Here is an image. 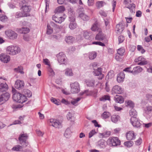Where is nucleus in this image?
I'll list each match as a JSON object with an SVG mask.
<instances>
[{
	"label": "nucleus",
	"mask_w": 152,
	"mask_h": 152,
	"mask_svg": "<svg viewBox=\"0 0 152 152\" xmlns=\"http://www.w3.org/2000/svg\"><path fill=\"white\" fill-rule=\"evenodd\" d=\"M122 56H120L118 55H116L115 56V58L117 61H121L122 60Z\"/></svg>",
	"instance_id": "62"
},
{
	"label": "nucleus",
	"mask_w": 152,
	"mask_h": 152,
	"mask_svg": "<svg viewBox=\"0 0 152 152\" xmlns=\"http://www.w3.org/2000/svg\"><path fill=\"white\" fill-rule=\"evenodd\" d=\"M65 10V8L64 7L60 6L58 7L56 9V13L58 14L62 12Z\"/></svg>",
	"instance_id": "38"
},
{
	"label": "nucleus",
	"mask_w": 152,
	"mask_h": 152,
	"mask_svg": "<svg viewBox=\"0 0 152 152\" xmlns=\"http://www.w3.org/2000/svg\"><path fill=\"white\" fill-rule=\"evenodd\" d=\"M137 50L139 51H141V52L142 54L144 53L145 52V50L143 49V48L141 45H137Z\"/></svg>",
	"instance_id": "50"
},
{
	"label": "nucleus",
	"mask_w": 152,
	"mask_h": 152,
	"mask_svg": "<svg viewBox=\"0 0 152 152\" xmlns=\"http://www.w3.org/2000/svg\"><path fill=\"white\" fill-rule=\"evenodd\" d=\"M125 77V75L123 72H121L118 75L117 80L118 83L123 81Z\"/></svg>",
	"instance_id": "18"
},
{
	"label": "nucleus",
	"mask_w": 152,
	"mask_h": 152,
	"mask_svg": "<svg viewBox=\"0 0 152 152\" xmlns=\"http://www.w3.org/2000/svg\"><path fill=\"white\" fill-rule=\"evenodd\" d=\"M125 52V50L123 48H120L117 50L118 54L120 56H122Z\"/></svg>",
	"instance_id": "42"
},
{
	"label": "nucleus",
	"mask_w": 152,
	"mask_h": 152,
	"mask_svg": "<svg viewBox=\"0 0 152 152\" xmlns=\"http://www.w3.org/2000/svg\"><path fill=\"white\" fill-rule=\"evenodd\" d=\"M24 83L23 81L18 80L15 82V87L16 88L20 90L24 88Z\"/></svg>",
	"instance_id": "11"
},
{
	"label": "nucleus",
	"mask_w": 152,
	"mask_h": 152,
	"mask_svg": "<svg viewBox=\"0 0 152 152\" xmlns=\"http://www.w3.org/2000/svg\"><path fill=\"white\" fill-rule=\"evenodd\" d=\"M0 59L1 61L4 63H7L10 60V57L5 53H2L0 55Z\"/></svg>",
	"instance_id": "10"
},
{
	"label": "nucleus",
	"mask_w": 152,
	"mask_h": 152,
	"mask_svg": "<svg viewBox=\"0 0 152 152\" xmlns=\"http://www.w3.org/2000/svg\"><path fill=\"white\" fill-rule=\"evenodd\" d=\"M98 23L97 21H96L91 26V30L93 31H98L99 32H101V29L99 28L98 26Z\"/></svg>",
	"instance_id": "16"
},
{
	"label": "nucleus",
	"mask_w": 152,
	"mask_h": 152,
	"mask_svg": "<svg viewBox=\"0 0 152 152\" xmlns=\"http://www.w3.org/2000/svg\"><path fill=\"white\" fill-rule=\"evenodd\" d=\"M20 7V9L25 15V16L27 17L30 15V12L31 10V7L25 1H22Z\"/></svg>",
	"instance_id": "1"
},
{
	"label": "nucleus",
	"mask_w": 152,
	"mask_h": 152,
	"mask_svg": "<svg viewBox=\"0 0 152 152\" xmlns=\"http://www.w3.org/2000/svg\"><path fill=\"white\" fill-rule=\"evenodd\" d=\"M107 145V142L103 139H101L97 143V146L99 148H104Z\"/></svg>",
	"instance_id": "14"
},
{
	"label": "nucleus",
	"mask_w": 152,
	"mask_h": 152,
	"mask_svg": "<svg viewBox=\"0 0 152 152\" xmlns=\"http://www.w3.org/2000/svg\"><path fill=\"white\" fill-rule=\"evenodd\" d=\"M127 106H129L130 107H134V103L131 101H129L127 102Z\"/></svg>",
	"instance_id": "63"
},
{
	"label": "nucleus",
	"mask_w": 152,
	"mask_h": 152,
	"mask_svg": "<svg viewBox=\"0 0 152 152\" xmlns=\"http://www.w3.org/2000/svg\"><path fill=\"white\" fill-rule=\"evenodd\" d=\"M5 33L7 36L10 39H15L17 38V34L14 31L9 29L6 30Z\"/></svg>",
	"instance_id": "6"
},
{
	"label": "nucleus",
	"mask_w": 152,
	"mask_h": 152,
	"mask_svg": "<svg viewBox=\"0 0 152 152\" xmlns=\"http://www.w3.org/2000/svg\"><path fill=\"white\" fill-rule=\"evenodd\" d=\"M21 33L22 34H26L28 33L30 31L29 29L27 27H23L22 28Z\"/></svg>",
	"instance_id": "48"
},
{
	"label": "nucleus",
	"mask_w": 152,
	"mask_h": 152,
	"mask_svg": "<svg viewBox=\"0 0 152 152\" xmlns=\"http://www.w3.org/2000/svg\"><path fill=\"white\" fill-rule=\"evenodd\" d=\"M28 136L26 133H21L19 135L18 140L20 143L24 147H26L28 144V142H27Z\"/></svg>",
	"instance_id": "3"
},
{
	"label": "nucleus",
	"mask_w": 152,
	"mask_h": 152,
	"mask_svg": "<svg viewBox=\"0 0 152 152\" xmlns=\"http://www.w3.org/2000/svg\"><path fill=\"white\" fill-rule=\"evenodd\" d=\"M110 144L112 146H115L120 145L121 142L117 137H113L109 139Z\"/></svg>",
	"instance_id": "9"
},
{
	"label": "nucleus",
	"mask_w": 152,
	"mask_h": 152,
	"mask_svg": "<svg viewBox=\"0 0 152 152\" xmlns=\"http://www.w3.org/2000/svg\"><path fill=\"white\" fill-rule=\"evenodd\" d=\"M142 70V68L140 66H137L133 68V70H132V73L133 75H136L141 72Z\"/></svg>",
	"instance_id": "17"
},
{
	"label": "nucleus",
	"mask_w": 152,
	"mask_h": 152,
	"mask_svg": "<svg viewBox=\"0 0 152 152\" xmlns=\"http://www.w3.org/2000/svg\"><path fill=\"white\" fill-rule=\"evenodd\" d=\"M144 111L146 114L149 115L152 111V106H146L144 109Z\"/></svg>",
	"instance_id": "32"
},
{
	"label": "nucleus",
	"mask_w": 152,
	"mask_h": 152,
	"mask_svg": "<svg viewBox=\"0 0 152 152\" xmlns=\"http://www.w3.org/2000/svg\"><path fill=\"white\" fill-rule=\"evenodd\" d=\"M96 132L95 129L92 130L89 133L88 137L89 138H91L96 133Z\"/></svg>",
	"instance_id": "56"
},
{
	"label": "nucleus",
	"mask_w": 152,
	"mask_h": 152,
	"mask_svg": "<svg viewBox=\"0 0 152 152\" xmlns=\"http://www.w3.org/2000/svg\"><path fill=\"white\" fill-rule=\"evenodd\" d=\"M144 60V58L142 56H140L138 58L135 59L134 61L135 62H138Z\"/></svg>",
	"instance_id": "61"
},
{
	"label": "nucleus",
	"mask_w": 152,
	"mask_h": 152,
	"mask_svg": "<svg viewBox=\"0 0 152 152\" xmlns=\"http://www.w3.org/2000/svg\"><path fill=\"white\" fill-rule=\"evenodd\" d=\"M130 122L132 126L136 128L140 127L141 124L139 119L136 117L132 116L130 119Z\"/></svg>",
	"instance_id": "5"
},
{
	"label": "nucleus",
	"mask_w": 152,
	"mask_h": 152,
	"mask_svg": "<svg viewBox=\"0 0 152 152\" xmlns=\"http://www.w3.org/2000/svg\"><path fill=\"white\" fill-rule=\"evenodd\" d=\"M120 117L118 115H113L111 118V121L113 123H116L119 120Z\"/></svg>",
	"instance_id": "34"
},
{
	"label": "nucleus",
	"mask_w": 152,
	"mask_h": 152,
	"mask_svg": "<svg viewBox=\"0 0 152 152\" xmlns=\"http://www.w3.org/2000/svg\"><path fill=\"white\" fill-rule=\"evenodd\" d=\"M65 40L66 42L69 44L72 42L74 38L72 36H67L66 37Z\"/></svg>",
	"instance_id": "36"
},
{
	"label": "nucleus",
	"mask_w": 152,
	"mask_h": 152,
	"mask_svg": "<svg viewBox=\"0 0 152 152\" xmlns=\"http://www.w3.org/2000/svg\"><path fill=\"white\" fill-rule=\"evenodd\" d=\"M113 94H121L123 92L121 88L118 85H115L113 87L112 90Z\"/></svg>",
	"instance_id": "12"
},
{
	"label": "nucleus",
	"mask_w": 152,
	"mask_h": 152,
	"mask_svg": "<svg viewBox=\"0 0 152 152\" xmlns=\"http://www.w3.org/2000/svg\"><path fill=\"white\" fill-rule=\"evenodd\" d=\"M77 24L76 22H70L69 27L71 29H74L77 27Z\"/></svg>",
	"instance_id": "43"
},
{
	"label": "nucleus",
	"mask_w": 152,
	"mask_h": 152,
	"mask_svg": "<svg viewBox=\"0 0 152 152\" xmlns=\"http://www.w3.org/2000/svg\"><path fill=\"white\" fill-rule=\"evenodd\" d=\"M83 36L85 39H89L90 36L89 35L87 31H85L83 33Z\"/></svg>",
	"instance_id": "60"
},
{
	"label": "nucleus",
	"mask_w": 152,
	"mask_h": 152,
	"mask_svg": "<svg viewBox=\"0 0 152 152\" xmlns=\"http://www.w3.org/2000/svg\"><path fill=\"white\" fill-rule=\"evenodd\" d=\"M94 72L95 75L97 76H100V79H102L103 78L104 75L102 73V69L100 68H98L97 69H95L94 68Z\"/></svg>",
	"instance_id": "15"
},
{
	"label": "nucleus",
	"mask_w": 152,
	"mask_h": 152,
	"mask_svg": "<svg viewBox=\"0 0 152 152\" xmlns=\"http://www.w3.org/2000/svg\"><path fill=\"white\" fill-rule=\"evenodd\" d=\"M116 33L118 34H121L124 29L122 24L119 23L116 26Z\"/></svg>",
	"instance_id": "19"
},
{
	"label": "nucleus",
	"mask_w": 152,
	"mask_h": 152,
	"mask_svg": "<svg viewBox=\"0 0 152 152\" xmlns=\"http://www.w3.org/2000/svg\"><path fill=\"white\" fill-rule=\"evenodd\" d=\"M107 100H110V97L109 95H104L100 99V100L101 101H104Z\"/></svg>",
	"instance_id": "45"
},
{
	"label": "nucleus",
	"mask_w": 152,
	"mask_h": 152,
	"mask_svg": "<svg viewBox=\"0 0 152 152\" xmlns=\"http://www.w3.org/2000/svg\"><path fill=\"white\" fill-rule=\"evenodd\" d=\"M65 18L62 17H57L56 16H53L52 17V19L56 23H61L64 21L65 20Z\"/></svg>",
	"instance_id": "21"
},
{
	"label": "nucleus",
	"mask_w": 152,
	"mask_h": 152,
	"mask_svg": "<svg viewBox=\"0 0 152 152\" xmlns=\"http://www.w3.org/2000/svg\"><path fill=\"white\" fill-rule=\"evenodd\" d=\"M27 100L26 96L24 95L21 94L20 98L18 101L19 103H23Z\"/></svg>",
	"instance_id": "37"
},
{
	"label": "nucleus",
	"mask_w": 152,
	"mask_h": 152,
	"mask_svg": "<svg viewBox=\"0 0 152 152\" xmlns=\"http://www.w3.org/2000/svg\"><path fill=\"white\" fill-rule=\"evenodd\" d=\"M129 115L131 116L132 115V116L136 117L137 115V112L134 109H132L130 111Z\"/></svg>",
	"instance_id": "51"
},
{
	"label": "nucleus",
	"mask_w": 152,
	"mask_h": 152,
	"mask_svg": "<svg viewBox=\"0 0 152 152\" xmlns=\"http://www.w3.org/2000/svg\"><path fill=\"white\" fill-rule=\"evenodd\" d=\"M20 50L18 46L11 45L8 46L6 49V53L8 54L14 55L20 52Z\"/></svg>",
	"instance_id": "2"
},
{
	"label": "nucleus",
	"mask_w": 152,
	"mask_h": 152,
	"mask_svg": "<svg viewBox=\"0 0 152 152\" xmlns=\"http://www.w3.org/2000/svg\"><path fill=\"white\" fill-rule=\"evenodd\" d=\"M99 32V33L97 34L95 37V39L96 40L102 41L105 38V36L102 33Z\"/></svg>",
	"instance_id": "24"
},
{
	"label": "nucleus",
	"mask_w": 152,
	"mask_h": 152,
	"mask_svg": "<svg viewBox=\"0 0 152 152\" xmlns=\"http://www.w3.org/2000/svg\"><path fill=\"white\" fill-rule=\"evenodd\" d=\"M80 99V98H77L76 99H74L71 101V103L73 105L76 106L77 105V103Z\"/></svg>",
	"instance_id": "49"
},
{
	"label": "nucleus",
	"mask_w": 152,
	"mask_h": 152,
	"mask_svg": "<svg viewBox=\"0 0 152 152\" xmlns=\"http://www.w3.org/2000/svg\"><path fill=\"white\" fill-rule=\"evenodd\" d=\"M118 39L119 43H121L123 42L124 38L121 35L118 37Z\"/></svg>",
	"instance_id": "64"
},
{
	"label": "nucleus",
	"mask_w": 152,
	"mask_h": 152,
	"mask_svg": "<svg viewBox=\"0 0 152 152\" xmlns=\"http://www.w3.org/2000/svg\"><path fill=\"white\" fill-rule=\"evenodd\" d=\"M23 146L19 145H16L14 146L12 149V150L15 151H21L23 150Z\"/></svg>",
	"instance_id": "33"
},
{
	"label": "nucleus",
	"mask_w": 152,
	"mask_h": 152,
	"mask_svg": "<svg viewBox=\"0 0 152 152\" xmlns=\"http://www.w3.org/2000/svg\"><path fill=\"white\" fill-rule=\"evenodd\" d=\"M53 32V30L50 27V26L48 24L47 25V33L48 34H51Z\"/></svg>",
	"instance_id": "52"
},
{
	"label": "nucleus",
	"mask_w": 152,
	"mask_h": 152,
	"mask_svg": "<svg viewBox=\"0 0 152 152\" xmlns=\"http://www.w3.org/2000/svg\"><path fill=\"white\" fill-rule=\"evenodd\" d=\"M96 56V53L95 52H92L89 53V58L90 59H94Z\"/></svg>",
	"instance_id": "41"
},
{
	"label": "nucleus",
	"mask_w": 152,
	"mask_h": 152,
	"mask_svg": "<svg viewBox=\"0 0 152 152\" xmlns=\"http://www.w3.org/2000/svg\"><path fill=\"white\" fill-rule=\"evenodd\" d=\"M15 18H16L23 17L25 16V15L21 12H16L15 15Z\"/></svg>",
	"instance_id": "39"
},
{
	"label": "nucleus",
	"mask_w": 152,
	"mask_h": 152,
	"mask_svg": "<svg viewBox=\"0 0 152 152\" xmlns=\"http://www.w3.org/2000/svg\"><path fill=\"white\" fill-rule=\"evenodd\" d=\"M124 145L126 147L129 148L132 146L133 142L132 141H126L124 142Z\"/></svg>",
	"instance_id": "47"
},
{
	"label": "nucleus",
	"mask_w": 152,
	"mask_h": 152,
	"mask_svg": "<svg viewBox=\"0 0 152 152\" xmlns=\"http://www.w3.org/2000/svg\"><path fill=\"white\" fill-rule=\"evenodd\" d=\"M51 101L52 102L54 103L57 105H58L60 104L59 102L53 97L51 98Z\"/></svg>",
	"instance_id": "58"
},
{
	"label": "nucleus",
	"mask_w": 152,
	"mask_h": 152,
	"mask_svg": "<svg viewBox=\"0 0 152 152\" xmlns=\"http://www.w3.org/2000/svg\"><path fill=\"white\" fill-rule=\"evenodd\" d=\"M8 89L7 84L6 83H0V91H6Z\"/></svg>",
	"instance_id": "20"
},
{
	"label": "nucleus",
	"mask_w": 152,
	"mask_h": 152,
	"mask_svg": "<svg viewBox=\"0 0 152 152\" xmlns=\"http://www.w3.org/2000/svg\"><path fill=\"white\" fill-rule=\"evenodd\" d=\"M69 20L70 22H75L74 15H69Z\"/></svg>",
	"instance_id": "55"
},
{
	"label": "nucleus",
	"mask_w": 152,
	"mask_h": 152,
	"mask_svg": "<svg viewBox=\"0 0 152 152\" xmlns=\"http://www.w3.org/2000/svg\"><path fill=\"white\" fill-rule=\"evenodd\" d=\"M110 115V113L107 112H104L102 115V118L105 119L108 118Z\"/></svg>",
	"instance_id": "40"
},
{
	"label": "nucleus",
	"mask_w": 152,
	"mask_h": 152,
	"mask_svg": "<svg viewBox=\"0 0 152 152\" xmlns=\"http://www.w3.org/2000/svg\"><path fill=\"white\" fill-rule=\"evenodd\" d=\"M48 74L49 75L51 76H53L55 75V73L53 70L51 68L50 66L48 67Z\"/></svg>",
	"instance_id": "46"
},
{
	"label": "nucleus",
	"mask_w": 152,
	"mask_h": 152,
	"mask_svg": "<svg viewBox=\"0 0 152 152\" xmlns=\"http://www.w3.org/2000/svg\"><path fill=\"white\" fill-rule=\"evenodd\" d=\"M2 98L3 99V102H5L9 99L10 97V94L7 93H5L2 94H1Z\"/></svg>",
	"instance_id": "28"
},
{
	"label": "nucleus",
	"mask_w": 152,
	"mask_h": 152,
	"mask_svg": "<svg viewBox=\"0 0 152 152\" xmlns=\"http://www.w3.org/2000/svg\"><path fill=\"white\" fill-rule=\"evenodd\" d=\"M94 92L92 91H89L88 90H86L83 92H82L80 93V95H85V96H89L93 94Z\"/></svg>",
	"instance_id": "29"
},
{
	"label": "nucleus",
	"mask_w": 152,
	"mask_h": 152,
	"mask_svg": "<svg viewBox=\"0 0 152 152\" xmlns=\"http://www.w3.org/2000/svg\"><path fill=\"white\" fill-rule=\"evenodd\" d=\"M127 139L128 140H133L135 139L136 135L134 132L132 131H130L126 133Z\"/></svg>",
	"instance_id": "13"
},
{
	"label": "nucleus",
	"mask_w": 152,
	"mask_h": 152,
	"mask_svg": "<svg viewBox=\"0 0 152 152\" xmlns=\"http://www.w3.org/2000/svg\"><path fill=\"white\" fill-rule=\"evenodd\" d=\"M23 91L25 93V94L26 95L25 96H27L28 97H30L31 96L32 93L29 90L26 89H24Z\"/></svg>",
	"instance_id": "44"
},
{
	"label": "nucleus",
	"mask_w": 152,
	"mask_h": 152,
	"mask_svg": "<svg viewBox=\"0 0 152 152\" xmlns=\"http://www.w3.org/2000/svg\"><path fill=\"white\" fill-rule=\"evenodd\" d=\"M71 92L73 93H78L80 91V86L77 82L72 83L70 84Z\"/></svg>",
	"instance_id": "4"
},
{
	"label": "nucleus",
	"mask_w": 152,
	"mask_h": 152,
	"mask_svg": "<svg viewBox=\"0 0 152 152\" xmlns=\"http://www.w3.org/2000/svg\"><path fill=\"white\" fill-rule=\"evenodd\" d=\"M114 99L115 102L118 103H122L124 101V98L122 96L118 95L114 97Z\"/></svg>",
	"instance_id": "23"
},
{
	"label": "nucleus",
	"mask_w": 152,
	"mask_h": 152,
	"mask_svg": "<svg viewBox=\"0 0 152 152\" xmlns=\"http://www.w3.org/2000/svg\"><path fill=\"white\" fill-rule=\"evenodd\" d=\"M14 70L17 73H20L22 74H23L24 73L23 71V67L21 66H18V67L14 68Z\"/></svg>",
	"instance_id": "31"
},
{
	"label": "nucleus",
	"mask_w": 152,
	"mask_h": 152,
	"mask_svg": "<svg viewBox=\"0 0 152 152\" xmlns=\"http://www.w3.org/2000/svg\"><path fill=\"white\" fill-rule=\"evenodd\" d=\"M65 75L68 76H72L73 75L72 69L67 68L65 70Z\"/></svg>",
	"instance_id": "30"
},
{
	"label": "nucleus",
	"mask_w": 152,
	"mask_h": 152,
	"mask_svg": "<svg viewBox=\"0 0 152 152\" xmlns=\"http://www.w3.org/2000/svg\"><path fill=\"white\" fill-rule=\"evenodd\" d=\"M126 5V7L129 9L130 12L132 13L135 12V5L133 3L129 4Z\"/></svg>",
	"instance_id": "22"
},
{
	"label": "nucleus",
	"mask_w": 152,
	"mask_h": 152,
	"mask_svg": "<svg viewBox=\"0 0 152 152\" xmlns=\"http://www.w3.org/2000/svg\"><path fill=\"white\" fill-rule=\"evenodd\" d=\"M67 9L68 11V13L70 15H74L75 12L72 7V8L69 6L67 7Z\"/></svg>",
	"instance_id": "53"
},
{
	"label": "nucleus",
	"mask_w": 152,
	"mask_h": 152,
	"mask_svg": "<svg viewBox=\"0 0 152 152\" xmlns=\"http://www.w3.org/2000/svg\"><path fill=\"white\" fill-rule=\"evenodd\" d=\"M104 2L103 1H98L96 3V7L98 8H100L101 7H103Z\"/></svg>",
	"instance_id": "59"
},
{
	"label": "nucleus",
	"mask_w": 152,
	"mask_h": 152,
	"mask_svg": "<svg viewBox=\"0 0 152 152\" xmlns=\"http://www.w3.org/2000/svg\"><path fill=\"white\" fill-rule=\"evenodd\" d=\"M93 44L99 45L102 46H105V44L101 42H94L92 43Z\"/></svg>",
	"instance_id": "57"
},
{
	"label": "nucleus",
	"mask_w": 152,
	"mask_h": 152,
	"mask_svg": "<svg viewBox=\"0 0 152 152\" xmlns=\"http://www.w3.org/2000/svg\"><path fill=\"white\" fill-rule=\"evenodd\" d=\"M51 125L56 128H60L62 127L61 122L59 120L55 119H51L50 120Z\"/></svg>",
	"instance_id": "8"
},
{
	"label": "nucleus",
	"mask_w": 152,
	"mask_h": 152,
	"mask_svg": "<svg viewBox=\"0 0 152 152\" xmlns=\"http://www.w3.org/2000/svg\"><path fill=\"white\" fill-rule=\"evenodd\" d=\"M86 85L88 87H93L95 84V80H86L85 81Z\"/></svg>",
	"instance_id": "27"
},
{
	"label": "nucleus",
	"mask_w": 152,
	"mask_h": 152,
	"mask_svg": "<svg viewBox=\"0 0 152 152\" xmlns=\"http://www.w3.org/2000/svg\"><path fill=\"white\" fill-rule=\"evenodd\" d=\"M57 60L61 64H66V58L65 54L63 52L59 53L56 55Z\"/></svg>",
	"instance_id": "7"
},
{
	"label": "nucleus",
	"mask_w": 152,
	"mask_h": 152,
	"mask_svg": "<svg viewBox=\"0 0 152 152\" xmlns=\"http://www.w3.org/2000/svg\"><path fill=\"white\" fill-rule=\"evenodd\" d=\"M0 20L3 22H4L7 20V17L4 15H0Z\"/></svg>",
	"instance_id": "54"
},
{
	"label": "nucleus",
	"mask_w": 152,
	"mask_h": 152,
	"mask_svg": "<svg viewBox=\"0 0 152 152\" xmlns=\"http://www.w3.org/2000/svg\"><path fill=\"white\" fill-rule=\"evenodd\" d=\"M79 16L83 20H88L89 18V16L83 12L79 13Z\"/></svg>",
	"instance_id": "25"
},
{
	"label": "nucleus",
	"mask_w": 152,
	"mask_h": 152,
	"mask_svg": "<svg viewBox=\"0 0 152 152\" xmlns=\"http://www.w3.org/2000/svg\"><path fill=\"white\" fill-rule=\"evenodd\" d=\"M72 133L70 128H68L66 129L64 134V136L66 138H69L71 136V134Z\"/></svg>",
	"instance_id": "35"
},
{
	"label": "nucleus",
	"mask_w": 152,
	"mask_h": 152,
	"mask_svg": "<svg viewBox=\"0 0 152 152\" xmlns=\"http://www.w3.org/2000/svg\"><path fill=\"white\" fill-rule=\"evenodd\" d=\"M21 94L20 93L18 92H16L14 93L12 96V98L13 100L17 102H18L19 99L20 98Z\"/></svg>",
	"instance_id": "26"
}]
</instances>
